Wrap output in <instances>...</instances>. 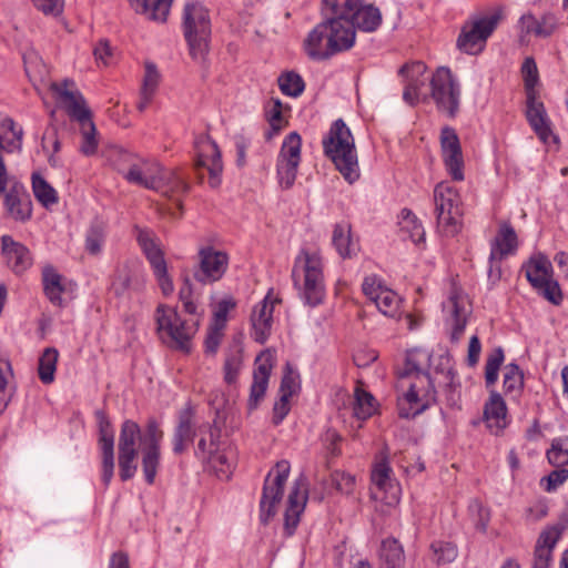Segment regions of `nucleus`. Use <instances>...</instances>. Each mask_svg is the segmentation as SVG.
I'll return each instance as SVG.
<instances>
[{
	"mask_svg": "<svg viewBox=\"0 0 568 568\" xmlns=\"http://www.w3.org/2000/svg\"><path fill=\"white\" fill-rule=\"evenodd\" d=\"M356 31L347 18L332 16L315 26L304 41L307 55L314 60H327L355 44Z\"/></svg>",
	"mask_w": 568,
	"mask_h": 568,
	"instance_id": "obj_1",
	"label": "nucleus"
},
{
	"mask_svg": "<svg viewBox=\"0 0 568 568\" xmlns=\"http://www.w3.org/2000/svg\"><path fill=\"white\" fill-rule=\"evenodd\" d=\"M324 154L348 183L359 179L358 156L349 128L342 119L334 121L322 141Z\"/></svg>",
	"mask_w": 568,
	"mask_h": 568,
	"instance_id": "obj_2",
	"label": "nucleus"
},
{
	"mask_svg": "<svg viewBox=\"0 0 568 568\" xmlns=\"http://www.w3.org/2000/svg\"><path fill=\"white\" fill-rule=\"evenodd\" d=\"M182 31L193 61L203 64L210 50L211 18L199 0H189L182 11Z\"/></svg>",
	"mask_w": 568,
	"mask_h": 568,
	"instance_id": "obj_3",
	"label": "nucleus"
},
{
	"mask_svg": "<svg viewBox=\"0 0 568 568\" xmlns=\"http://www.w3.org/2000/svg\"><path fill=\"white\" fill-rule=\"evenodd\" d=\"M68 82L53 84L52 89L57 93L59 103L67 111L71 120L79 123L81 130L80 152L87 156L97 153L98 140L97 129L92 121V113L87 105L84 97L78 90H69Z\"/></svg>",
	"mask_w": 568,
	"mask_h": 568,
	"instance_id": "obj_4",
	"label": "nucleus"
},
{
	"mask_svg": "<svg viewBox=\"0 0 568 568\" xmlns=\"http://www.w3.org/2000/svg\"><path fill=\"white\" fill-rule=\"evenodd\" d=\"M158 332L168 337L170 347L189 353L191 339L196 333V323L182 321L175 308L159 305L155 312Z\"/></svg>",
	"mask_w": 568,
	"mask_h": 568,
	"instance_id": "obj_5",
	"label": "nucleus"
},
{
	"mask_svg": "<svg viewBox=\"0 0 568 568\" xmlns=\"http://www.w3.org/2000/svg\"><path fill=\"white\" fill-rule=\"evenodd\" d=\"M444 326L452 343H458L464 335L473 304L463 286H450L446 300L442 303Z\"/></svg>",
	"mask_w": 568,
	"mask_h": 568,
	"instance_id": "obj_6",
	"label": "nucleus"
},
{
	"mask_svg": "<svg viewBox=\"0 0 568 568\" xmlns=\"http://www.w3.org/2000/svg\"><path fill=\"white\" fill-rule=\"evenodd\" d=\"M430 95L437 110L454 119L460 106L462 89L450 69L439 67L430 79Z\"/></svg>",
	"mask_w": 568,
	"mask_h": 568,
	"instance_id": "obj_7",
	"label": "nucleus"
},
{
	"mask_svg": "<svg viewBox=\"0 0 568 568\" xmlns=\"http://www.w3.org/2000/svg\"><path fill=\"white\" fill-rule=\"evenodd\" d=\"M290 470V463L283 459L275 464L265 478L260 501V519L264 525L267 524L276 513V505L283 498L284 486L288 478Z\"/></svg>",
	"mask_w": 568,
	"mask_h": 568,
	"instance_id": "obj_8",
	"label": "nucleus"
},
{
	"mask_svg": "<svg viewBox=\"0 0 568 568\" xmlns=\"http://www.w3.org/2000/svg\"><path fill=\"white\" fill-rule=\"evenodd\" d=\"M301 161L302 136L293 131L284 138L276 158V174L282 189L288 190L294 185Z\"/></svg>",
	"mask_w": 568,
	"mask_h": 568,
	"instance_id": "obj_9",
	"label": "nucleus"
},
{
	"mask_svg": "<svg viewBox=\"0 0 568 568\" xmlns=\"http://www.w3.org/2000/svg\"><path fill=\"white\" fill-rule=\"evenodd\" d=\"M434 202L438 226L446 234H455L460 216L457 191L448 182H440L435 186Z\"/></svg>",
	"mask_w": 568,
	"mask_h": 568,
	"instance_id": "obj_10",
	"label": "nucleus"
},
{
	"mask_svg": "<svg viewBox=\"0 0 568 568\" xmlns=\"http://www.w3.org/2000/svg\"><path fill=\"white\" fill-rule=\"evenodd\" d=\"M500 20L499 13L483 17L466 22L457 38V48L467 54H477L483 51L487 39L497 28Z\"/></svg>",
	"mask_w": 568,
	"mask_h": 568,
	"instance_id": "obj_11",
	"label": "nucleus"
},
{
	"mask_svg": "<svg viewBox=\"0 0 568 568\" xmlns=\"http://www.w3.org/2000/svg\"><path fill=\"white\" fill-rule=\"evenodd\" d=\"M195 149V168L206 169L210 175V185L217 187L221 183V173L223 171V163L221 159V151L209 135L200 134L194 141Z\"/></svg>",
	"mask_w": 568,
	"mask_h": 568,
	"instance_id": "obj_12",
	"label": "nucleus"
},
{
	"mask_svg": "<svg viewBox=\"0 0 568 568\" xmlns=\"http://www.w3.org/2000/svg\"><path fill=\"white\" fill-rule=\"evenodd\" d=\"M99 427V447L101 450V479L108 487L114 475V430L103 410L95 412Z\"/></svg>",
	"mask_w": 568,
	"mask_h": 568,
	"instance_id": "obj_13",
	"label": "nucleus"
},
{
	"mask_svg": "<svg viewBox=\"0 0 568 568\" xmlns=\"http://www.w3.org/2000/svg\"><path fill=\"white\" fill-rule=\"evenodd\" d=\"M197 256V267L194 271L195 280L202 283L220 281L229 265L227 254L212 246H204L199 250Z\"/></svg>",
	"mask_w": 568,
	"mask_h": 568,
	"instance_id": "obj_14",
	"label": "nucleus"
},
{
	"mask_svg": "<svg viewBox=\"0 0 568 568\" xmlns=\"http://www.w3.org/2000/svg\"><path fill=\"white\" fill-rule=\"evenodd\" d=\"M442 156L448 174L455 181L464 180V159L456 131L445 126L440 132Z\"/></svg>",
	"mask_w": 568,
	"mask_h": 568,
	"instance_id": "obj_15",
	"label": "nucleus"
},
{
	"mask_svg": "<svg viewBox=\"0 0 568 568\" xmlns=\"http://www.w3.org/2000/svg\"><path fill=\"white\" fill-rule=\"evenodd\" d=\"M280 298L273 296V288L254 306L251 314L252 337L258 344H265L272 333L273 312Z\"/></svg>",
	"mask_w": 568,
	"mask_h": 568,
	"instance_id": "obj_16",
	"label": "nucleus"
},
{
	"mask_svg": "<svg viewBox=\"0 0 568 568\" xmlns=\"http://www.w3.org/2000/svg\"><path fill=\"white\" fill-rule=\"evenodd\" d=\"M136 241L149 261L156 281L169 284L168 266L160 240L149 230H139Z\"/></svg>",
	"mask_w": 568,
	"mask_h": 568,
	"instance_id": "obj_17",
	"label": "nucleus"
},
{
	"mask_svg": "<svg viewBox=\"0 0 568 568\" xmlns=\"http://www.w3.org/2000/svg\"><path fill=\"white\" fill-rule=\"evenodd\" d=\"M23 130L18 126L12 118L0 121V194L4 193L8 185V172L2 158V151L13 153L22 149Z\"/></svg>",
	"mask_w": 568,
	"mask_h": 568,
	"instance_id": "obj_18",
	"label": "nucleus"
},
{
	"mask_svg": "<svg viewBox=\"0 0 568 568\" xmlns=\"http://www.w3.org/2000/svg\"><path fill=\"white\" fill-rule=\"evenodd\" d=\"M525 115L529 125L541 142L549 143L550 140L557 141V138L552 133L551 122L545 104L539 98V92L526 94Z\"/></svg>",
	"mask_w": 568,
	"mask_h": 568,
	"instance_id": "obj_19",
	"label": "nucleus"
},
{
	"mask_svg": "<svg viewBox=\"0 0 568 568\" xmlns=\"http://www.w3.org/2000/svg\"><path fill=\"white\" fill-rule=\"evenodd\" d=\"M307 478L301 474L290 490L287 507L284 514V526L288 536H292L300 523V516L304 511L307 501Z\"/></svg>",
	"mask_w": 568,
	"mask_h": 568,
	"instance_id": "obj_20",
	"label": "nucleus"
},
{
	"mask_svg": "<svg viewBox=\"0 0 568 568\" xmlns=\"http://www.w3.org/2000/svg\"><path fill=\"white\" fill-rule=\"evenodd\" d=\"M273 363L274 358L270 349L263 351L255 359L253 383L251 385L250 397L247 400L250 410L257 408L260 402L263 399L266 393Z\"/></svg>",
	"mask_w": 568,
	"mask_h": 568,
	"instance_id": "obj_21",
	"label": "nucleus"
},
{
	"mask_svg": "<svg viewBox=\"0 0 568 568\" xmlns=\"http://www.w3.org/2000/svg\"><path fill=\"white\" fill-rule=\"evenodd\" d=\"M292 275L297 283L301 278L304 284H322L324 282V264L317 251L302 250L296 256Z\"/></svg>",
	"mask_w": 568,
	"mask_h": 568,
	"instance_id": "obj_22",
	"label": "nucleus"
},
{
	"mask_svg": "<svg viewBox=\"0 0 568 568\" xmlns=\"http://www.w3.org/2000/svg\"><path fill=\"white\" fill-rule=\"evenodd\" d=\"M427 67L422 61H414L404 64L399 69V74L404 78L403 100L409 105H416L419 101L420 89L427 81Z\"/></svg>",
	"mask_w": 568,
	"mask_h": 568,
	"instance_id": "obj_23",
	"label": "nucleus"
},
{
	"mask_svg": "<svg viewBox=\"0 0 568 568\" xmlns=\"http://www.w3.org/2000/svg\"><path fill=\"white\" fill-rule=\"evenodd\" d=\"M4 207L14 221L27 222L32 215L30 194L21 183H13L4 195Z\"/></svg>",
	"mask_w": 568,
	"mask_h": 568,
	"instance_id": "obj_24",
	"label": "nucleus"
},
{
	"mask_svg": "<svg viewBox=\"0 0 568 568\" xmlns=\"http://www.w3.org/2000/svg\"><path fill=\"white\" fill-rule=\"evenodd\" d=\"M520 38L534 34L539 38L551 36L558 27V20L554 13L547 12L537 19L532 13L528 12L520 17L518 21Z\"/></svg>",
	"mask_w": 568,
	"mask_h": 568,
	"instance_id": "obj_25",
	"label": "nucleus"
},
{
	"mask_svg": "<svg viewBox=\"0 0 568 568\" xmlns=\"http://www.w3.org/2000/svg\"><path fill=\"white\" fill-rule=\"evenodd\" d=\"M1 253L8 266L16 273H21L31 265L29 250L10 235L1 236Z\"/></svg>",
	"mask_w": 568,
	"mask_h": 568,
	"instance_id": "obj_26",
	"label": "nucleus"
},
{
	"mask_svg": "<svg viewBox=\"0 0 568 568\" xmlns=\"http://www.w3.org/2000/svg\"><path fill=\"white\" fill-rule=\"evenodd\" d=\"M521 268L530 284H558L552 278L554 270L550 260L540 252L534 253Z\"/></svg>",
	"mask_w": 568,
	"mask_h": 568,
	"instance_id": "obj_27",
	"label": "nucleus"
},
{
	"mask_svg": "<svg viewBox=\"0 0 568 568\" xmlns=\"http://www.w3.org/2000/svg\"><path fill=\"white\" fill-rule=\"evenodd\" d=\"M160 172V163L154 160L138 158L134 163L130 165L125 180L145 189L151 190L158 184L155 174Z\"/></svg>",
	"mask_w": 568,
	"mask_h": 568,
	"instance_id": "obj_28",
	"label": "nucleus"
},
{
	"mask_svg": "<svg viewBox=\"0 0 568 568\" xmlns=\"http://www.w3.org/2000/svg\"><path fill=\"white\" fill-rule=\"evenodd\" d=\"M560 535L561 530L555 526L539 535L534 550L532 568H551L552 550Z\"/></svg>",
	"mask_w": 568,
	"mask_h": 568,
	"instance_id": "obj_29",
	"label": "nucleus"
},
{
	"mask_svg": "<svg viewBox=\"0 0 568 568\" xmlns=\"http://www.w3.org/2000/svg\"><path fill=\"white\" fill-rule=\"evenodd\" d=\"M347 20L352 23L355 31L357 29L364 32L376 31L383 21L379 9L371 3L364 4L362 0L348 13Z\"/></svg>",
	"mask_w": 568,
	"mask_h": 568,
	"instance_id": "obj_30",
	"label": "nucleus"
},
{
	"mask_svg": "<svg viewBox=\"0 0 568 568\" xmlns=\"http://www.w3.org/2000/svg\"><path fill=\"white\" fill-rule=\"evenodd\" d=\"M518 248V237L509 222H501L498 232L490 244V258L503 260L514 255Z\"/></svg>",
	"mask_w": 568,
	"mask_h": 568,
	"instance_id": "obj_31",
	"label": "nucleus"
},
{
	"mask_svg": "<svg viewBox=\"0 0 568 568\" xmlns=\"http://www.w3.org/2000/svg\"><path fill=\"white\" fill-rule=\"evenodd\" d=\"M366 297L375 304L381 313L393 316L402 303V298L389 286H362Z\"/></svg>",
	"mask_w": 568,
	"mask_h": 568,
	"instance_id": "obj_32",
	"label": "nucleus"
},
{
	"mask_svg": "<svg viewBox=\"0 0 568 568\" xmlns=\"http://www.w3.org/2000/svg\"><path fill=\"white\" fill-rule=\"evenodd\" d=\"M155 178H158L159 180L158 184L155 187H152L151 190L161 192L163 195H180L186 193L189 190V184L179 174L176 170L164 169L160 164V172L155 174Z\"/></svg>",
	"mask_w": 568,
	"mask_h": 568,
	"instance_id": "obj_33",
	"label": "nucleus"
},
{
	"mask_svg": "<svg viewBox=\"0 0 568 568\" xmlns=\"http://www.w3.org/2000/svg\"><path fill=\"white\" fill-rule=\"evenodd\" d=\"M195 436V429L192 422V413L185 409L180 413L179 422L173 434V452L180 455L185 452L189 443H192Z\"/></svg>",
	"mask_w": 568,
	"mask_h": 568,
	"instance_id": "obj_34",
	"label": "nucleus"
},
{
	"mask_svg": "<svg viewBox=\"0 0 568 568\" xmlns=\"http://www.w3.org/2000/svg\"><path fill=\"white\" fill-rule=\"evenodd\" d=\"M173 0H130L131 7L149 20L165 22Z\"/></svg>",
	"mask_w": 568,
	"mask_h": 568,
	"instance_id": "obj_35",
	"label": "nucleus"
},
{
	"mask_svg": "<svg viewBox=\"0 0 568 568\" xmlns=\"http://www.w3.org/2000/svg\"><path fill=\"white\" fill-rule=\"evenodd\" d=\"M332 243L343 258L352 257L358 251V242L353 239L351 225L346 222L335 224Z\"/></svg>",
	"mask_w": 568,
	"mask_h": 568,
	"instance_id": "obj_36",
	"label": "nucleus"
},
{
	"mask_svg": "<svg viewBox=\"0 0 568 568\" xmlns=\"http://www.w3.org/2000/svg\"><path fill=\"white\" fill-rule=\"evenodd\" d=\"M159 82L160 73L156 69V65L152 62H146L142 88L140 91V100L136 104V108L140 112L145 111L151 103L153 95L156 92Z\"/></svg>",
	"mask_w": 568,
	"mask_h": 568,
	"instance_id": "obj_37",
	"label": "nucleus"
},
{
	"mask_svg": "<svg viewBox=\"0 0 568 568\" xmlns=\"http://www.w3.org/2000/svg\"><path fill=\"white\" fill-rule=\"evenodd\" d=\"M506 415L507 407L505 400L499 393L493 390L484 407V417L488 427H504L506 424Z\"/></svg>",
	"mask_w": 568,
	"mask_h": 568,
	"instance_id": "obj_38",
	"label": "nucleus"
},
{
	"mask_svg": "<svg viewBox=\"0 0 568 568\" xmlns=\"http://www.w3.org/2000/svg\"><path fill=\"white\" fill-rule=\"evenodd\" d=\"M379 558L384 568H404L405 555L403 546L393 537L382 541Z\"/></svg>",
	"mask_w": 568,
	"mask_h": 568,
	"instance_id": "obj_39",
	"label": "nucleus"
},
{
	"mask_svg": "<svg viewBox=\"0 0 568 568\" xmlns=\"http://www.w3.org/2000/svg\"><path fill=\"white\" fill-rule=\"evenodd\" d=\"M398 225L404 240L408 239L415 244L425 241V230L417 216L410 210H402Z\"/></svg>",
	"mask_w": 568,
	"mask_h": 568,
	"instance_id": "obj_40",
	"label": "nucleus"
},
{
	"mask_svg": "<svg viewBox=\"0 0 568 568\" xmlns=\"http://www.w3.org/2000/svg\"><path fill=\"white\" fill-rule=\"evenodd\" d=\"M270 129L265 132L266 141H271L287 126L288 121L283 116V104L278 99H272L265 111Z\"/></svg>",
	"mask_w": 568,
	"mask_h": 568,
	"instance_id": "obj_41",
	"label": "nucleus"
},
{
	"mask_svg": "<svg viewBox=\"0 0 568 568\" xmlns=\"http://www.w3.org/2000/svg\"><path fill=\"white\" fill-rule=\"evenodd\" d=\"M141 439V429L138 423L126 419L121 425L119 436V453H138L136 443Z\"/></svg>",
	"mask_w": 568,
	"mask_h": 568,
	"instance_id": "obj_42",
	"label": "nucleus"
},
{
	"mask_svg": "<svg viewBox=\"0 0 568 568\" xmlns=\"http://www.w3.org/2000/svg\"><path fill=\"white\" fill-rule=\"evenodd\" d=\"M390 473L387 449H384L373 466L371 480L378 489L386 490L392 483Z\"/></svg>",
	"mask_w": 568,
	"mask_h": 568,
	"instance_id": "obj_43",
	"label": "nucleus"
},
{
	"mask_svg": "<svg viewBox=\"0 0 568 568\" xmlns=\"http://www.w3.org/2000/svg\"><path fill=\"white\" fill-rule=\"evenodd\" d=\"M32 191L34 197L44 207H51L59 201L57 191L39 174H32Z\"/></svg>",
	"mask_w": 568,
	"mask_h": 568,
	"instance_id": "obj_44",
	"label": "nucleus"
},
{
	"mask_svg": "<svg viewBox=\"0 0 568 568\" xmlns=\"http://www.w3.org/2000/svg\"><path fill=\"white\" fill-rule=\"evenodd\" d=\"M504 392L506 395H511L514 398H517L524 388V373L520 367L510 363L505 366L504 372Z\"/></svg>",
	"mask_w": 568,
	"mask_h": 568,
	"instance_id": "obj_45",
	"label": "nucleus"
},
{
	"mask_svg": "<svg viewBox=\"0 0 568 568\" xmlns=\"http://www.w3.org/2000/svg\"><path fill=\"white\" fill-rule=\"evenodd\" d=\"M59 353L53 347H48L43 351L39 358L38 374L43 384H50L54 381V373L57 369Z\"/></svg>",
	"mask_w": 568,
	"mask_h": 568,
	"instance_id": "obj_46",
	"label": "nucleus"
},
{
	"mask_svg": "<svg viewBox=\"0 0 568 568\" xmlns=\"http://www.w3.org/2000/svg\"><path fill=\"white\" fill-rule=\"evenodd\" d=\"M374 396L361 388L355 390V400L353 405L354 415L362 420L369 418L375 412Z\"/></svg>",
	"mask_w": 568,
	"mask_h": 568,
	"instance_id": "obj_47",
	"label": "nucleus"
},
{
	"mask_svg": "<svg viewBox=\"0 0 568 568\" xmlns=\"http://www.w3.org/2000/svg\"><path fill=\"white\" fill-rule=\"evenodd\" d=\"M277 82L282 93L287 97H300L305 89L304 80L298 73L294 71H288L281 74L277 79Z\"/></svg>",
	"mask_w": 568,
	"mask_h": 568,
	"instance_id": "obj_48",
	"label": "nucleus"
},
{
	"mask_svg": "<svg viewBox=\"0 0 568 568\" xmlns=\"http://www.w3.org/2000/svg\"><path fill=\"white\" fill-rule=\"evenodd\" d=\"M504 349L498 346L489 352L485 364V382L487 387L495 385L498 379V373L501 364L504 363Z\"/></svg>",
	"mask_w": 568,
	"mask_h": 568,
	"instance_id": "obj_49",
	"label": "nucleus"
},
{
	"mask_svg": "<svg viewBox=\"0 0 568 568\" xmlns=\"http://www.w3.org/2000/svg\"><path fill=\"white\" fill-rule=\"evenodd\" d=\"M160 449L142 447V469L148 484L154 483L160 466Z\"/></svg>",
	"mask_w": 568,
	"mask_h": 568,
	"instance_id": "obj_50",
	"label": "nucleus"
},
{
	"mask_svg": "<svg viewBox=\"0 0 568 568\" xmlns=\"http://www.w3.org/2000/svg\"><path fill=\"white\" fill-rule=\"evenodd\" d=\"M237 306V302L232 296H224L214 306L212 325L225 328L229 314Z\"/></svg>",
	"mask_w": 568,
	"mask_h": 568,
	"instance_id": "obj_51",
	"label": "nucleus"
},
{
	"mask_svg": "<svg viewBox=\"0 0 568 568\" xmlns=\"http://www.w3.org/2000/svg\"><path fill=\"white\" fill-rule=\"evenodd\" d=\"M547 459L556 467L568 464V436L552 440L551 447L547 452Z\"/></svg>",
	"mask_w": 568,
	"mask_h": 568,
	"instance_id": "obj_52",
	"label": "nucleus"
},
{
	"mask_svg": "<svg viewBox=\"0 0 568 568\" xmlns=\"http://www.w3.org/2000/svg\"><path fill=\"white\" fill-rule=\"evenodd\" d=\"M206 462L217 476L229 478L233 462L230 459L226 452L220 449V446L215 448L214 453Z\"/></svg>",
	"mask_w": 568,
	"mask_h": 568,
	"instance_id": "obj_53",
	"label": "nucleus"
},
{
	"mask_svg": "<svg viewBox=\"0 0 568 568\" xmlns=\"http://www.w3.org/2000/svg\"><path fill=\"white\" fill-rule=\"evenodd\" d=\"M220 434H221V432L219 428L210 427V430H209L210 440L207 442V439L204 437H202L199 440L197 447L195 449V456L203 460H207L211 457V455L214 453L215 448L220 446L219 445Z\"/></svg>",
	"mask_w": 568,
	"mask_h": 568,
	"instance_id": "obj_54",
	"label": "nucleus"
},
{
	"mask_svg": "<svg viewBox=\"0 0 568 568\" xmlns=\"http://www.w3.org/2000/svg\"><path fill=\"white\" fill-rule=\"evenodd\" d=\"M163 432L155 418H149L142 439V447L160 449Z\"/></svg>",
	"mask_w": 568,
	"mask_h": 568,
	"instance_id": "obj_55",
	"label": "nucleus"
},
{
	"mask_svg": "<svg viewBox=\"0 0 568 568\" xmlns=\"http://www.w3.org/2000/svg\"><path fill=\"white\" fill-rule=\"evenodd\" d=\"M405 400L410 405V410H405L404 408H399L400 417H405V418L414 417L417 414L425 410L427 407V404H420V398L418 396L416 383H410L408 385V389L405 393Z\"/></svg>",
	"mask_w": 568,
	"mask_h": 568,
	"instance_id": "obj_56",
	"label": "nucleus"
},
{
	"mask_svg": "<svg viewBox=\"0 0 568 568\" xmlns=\"http://www.w3.org/2000/svg\"><path fill=\"white\" fill-rule=\"evenodd\" d=\"M521 74L524 78L525 93H537L536 85L538 83V70L532 58H526L521 65Z\"/></svg>",
	"mask_w": 568,
	"mask_h": 568,
	"instance_id": "obj_57",
	"label": "nucleus"
},
{
	"mask_svg": "<svg viewBox=\"0 0 568 568\" xmlns=\"http://www.w3.org/2000/svg\"><path fill=\"white\" fill-rule=\"evenodd\" d=\"M430 548L438 565L452 562L457 557V548L452 542L434 541Z\"/></svg>",
	"mask_w": 568,
	"mask_h": 568,
	"instance_id": "obj_58",
	"label": "nucleus"
},
{
	"mask_svg": "<svg viewBox=\"0 0 568 568\" xmlns=\"http://www.w3.org/2000/svg\"><path fill=\"white\" fill-rule=\"evenodd\" d=\"M179 298L185 313L197 314L200 293L193 286H181Z\"/></svg>",
	"mask_w": 568,
	"mask_h": 568,
	"instance_id": "obj_59",
	"label": "nucleus"
},
{
	"mask_svg": "<svg viewBox=\"0 0 568 568\" xmlns=\"http://www.w3.org/2000/svg\"><path fill=\"white\" fill-rule=\"evenodd\" d=\"M361 0H323L324 9L332 16L347 18L348 13L359 4Z\"/></svg>",
	"mask_w": 568,
	"mask_h": 568,
	"instance_id": "obj_60",
	"label": "nucleus"
},
{
	"mask_svg": "<svg viewBox=\"0 0 568 568\" xmlns=\"http://www.w3.org/2000/svg\"><path fill=\"white\" fill-rule=\"evenodd\" d=\"M138 453H119L120 478L122 481L131 479L136 471L135 458Z\"/></svg>",
	"mask_w": 568,
	"mask_h": 568,
	"instance_id": "obj_61",
	"label": "nucleus"
},
{
	"mask_svg": "<svg viewBox=\"0 0 568 568\" xmlns=\"http://www.w3.org/2000/svg\"><path fill=\"white\" fill-rule=\"evenodd\" d=\"M104 242L103 229L99 224H93L88 231L85 247L89 253L98 254L101 252Z\"/></svg>",
	"mask_w": 568,
	"mask_h": 568,
	"instance_id": "obj_62",
	"label": "nucleus"
},
{
	"mask_svg": "<svg viewBox=\"0 0 568 568\" xmlns=\"http://www.w3.org/2000/svg\"><path fill=\"white\" fill-rule=\"evenodd\" d=\"M298 295L304 304L314 307L324 300V286H298Z\"/></svg>",
	"mask_w": 568,
	"mask_h": 568,
	"instance_id": "obj_63",
	"label": "nucleus"
},
{
	"mask_svg": "<svg viewBox=\"0 0 568 568\" xmlns=\"http://www.w3.org/2000/svg\"><path fill=\"white\" fill-rule=\"evenodd\" d=\"M139 156L123 150L114 151L111 158L112 164L115 170L126 178V173L130 170V165L138 160Z\"/></svg>",
	"mask_w": 568,
	"mask_h": 568,
	"instance_id": "obj_64",
	"label": "nucleus"
}]
</instances>
